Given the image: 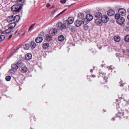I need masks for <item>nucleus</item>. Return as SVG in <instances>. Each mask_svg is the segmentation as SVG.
Masks as SVG:
<instances>
[{
  "label": "nucleus",
  "instance_id": "nucleus-1",
  "mask_svg": "<svg viewBox=\"0 0 129 129\" xmlns=\"http://www.w3.org/2000/svg\"><path fill=\"white\" fill-rule=\"evenodd\" d=\"M21 8V7L19 5H13L11 8V11L16 13L19 12Z\"/></svg>",
  "mask_w": 129,
  "mask_h": 129
},
{
  "label": "nucleus",
  "instance_id": "nucleus-2",
  "mask_svg": "<svg viewBox=\"0 0 129 129\" xmlns=\"http://www.w3.org/2000/svg\"><path fill=\"white\" fill-rule=\"evenodd\" d=\"M17 65L15 64H12L11 65V68L12 69L15 70H16L18 68V66L20 67H22V63L21 61H18L17 62Z\"/></svg>",
  "mask_w": 129,
  "mask_h": 129
},
{
  "label": "nucleus",
  "instance_id": "nucleus-3",
  "mask_svg": "<svg viewBox=\"0 0 129 129\" xmlns=\"http://www.w3.org/2000/svg\"><path fill=\"white\" fill-rule=\"evenodd\" d=\"M121 112L118 113V114H119L121 116H124L123 117L127 118L129 116V112L126 109H121Z\"/></svg>",
  "mask_w": 129,
  "mask_h": 129
},
{
  "label": "nucleus",
  "instance_id": "nucleus-4",
  "mask_svg": "<svg viewBox=\"0 0 129 129\" xmlns=\"http://www.w3.org/2000/svg\"><path fill=\"white\" fill-rule=\"evenodd\" d=\"M78 17L79 19H82V23L84 25H86L88 24V21L86 20L85 21V20L84 18V14L82 13H79L78 14Z\"/></svg>",
  "mask_w": 129,
  "mask_h": 129
},
{
  "label": "nucleus",
  "instance_id": "nucleus-5",
  "mask_svg": "<svg viewBox=\"0 0 129 129\" xmlns=\"http://www.w3.org/2000/svg\"><path fill=\"white\" fill-rule=\"evenodd\" d=\"M66 23L62 24L61 22H58L57 24V26L58 29L62 30L64 28H66Z\"/></svg>",
  "mask_w": 129,
  "mask_h": 129
},
{
  "label": "nucleus",
  "instance_id": "nucleus-6",
  "mask_svg": "<svg viewBox=\"0 0 129 129\" xmlns=\"http://www.w3.org/2000/svg\"><path fill=\"white\" fill-rule=\"evenodd\" d=\"M125 21L124 19L122 17H119L116 20V22L117 23L120 25L123 24Z\"/></svg>",
  "mask_w": 129,
  "mask_h": 129
},
{
  "label": "nucleus",
  "instance_id": "nucleus-7",
  "mask_svg": "<svg viewBox=\"0 0 129 129\" xmlns=\"http://www.w3.org/2000/svg\"><path fill=\"white\" fill-rule=\"evenodd\" d=\"M118 11L120 15L122 16H125L126 14V10L123 8H120Z\"/></svg>",
  "mask_w": 129,
  "mask_h": 129
},
{
  "label": "nucleus",
  "instance_id": "nucleus-8",
  "mask_svg": "<svg viewBox=\"0 0 129 129\" xmlns=\"http://www.w3.org/2000/svg\"><path fill=\"white\" fill-rule=\"evenodd\" d=\"M101 17L102 22L104 23H107L109 20V18L107 16H103Z\"/></svg>",
  "mask_w": 129,
  "mask_h": 129
},
{
  "label": "nucleus",
  "instance_id": "nucleus-9",
  "mask_svg": "<svg viewBox=\"0 0 129 129\" xmlns=\"http://www.w3.org/2000/svg\"><path fill=\"white\" fill-rule=\"evenodd\" d=\"M82 23V21H81L79 20H77L75 21L74 24L76 26L78 27L81 25Z\"/></svg>",
  "mask_w": 129,
  "mask_h": 129
},
{
  "label": "nucleus",
  "instance_id": "nucleus-10",
  "mask_svg": "<svg viewBox=\"0 0 129 129\" xmlns=\"http://www.w3.org/2000/svg\"><path fill=\"white\" fill-rule=\"evenodd\" d=\"M15 22H13L9 24L8 26V27L9 29H11L13 28L16 26Z\"/></svg>",
  "mask_w": 129,
  "mask_h": 129
},
{
  "label": "nucleus",
  "instance_id": "nucleus-11",
  "mask_svg": "<svg viewBox=\"0 0 129 129\" xmlns=\"http://www.w3.org/2000/svg\"><path fill=\"white\" fill-rule=\"evenodd\" d=\"M107 13L108 16H112L114 15L115 12L113 10H110L107 11Z\"/></svg>",
  "mask_w": 129,
  "mask_h": 129
},
{
  "label": "nucleus",
  "instance_id": "nucleus-12",
  "mask_svg": "<svg viewBox=\"0 0 129 129\" xmlns=\"http://www.w3.org/2000/svg\"><path fill=\"white\" fill-rule=\"evenodd\" d=\"M43 40V38L41 37H38L36 38L35 41L37 43H41Z\"/></svg>",
  "mask_w": 129,
  "mask_h": 129
},
{
  "label": "nucleus",
  "instance_id": "nucleus-13",
  "mask_svg": "<svg viewBox=\"0 0 129 129\" xmlns=\"http://www.w3.org/2000/svg\"><path fill=\"white\" fill-rule=\"evenodd\" d=\"M93 19V17L92 15L90 14H88L86 16V19L88 21H90Z\"/></svg>",
  "mask_w": 129,
  "mask_h": 129
},
{
  "label": "nucleus",
  "instance_id": "nucleus-14",
  "mask_svg": "<svg viewBox=\"0 0 129 129\" xmlns=\"http://www.w3.org/2000/svg\"><path fill=\"white\" fill-rule=\"evenodd\" d=\"M74 20L73 17H70L68 18L67 22H68L69 24H71L73 22Z\"/></svg>",
  "mask_w": 129,
  "mask_h": 129
},
{
  "label": "nucleus",
  "instance_id": "nucleus-15",
  "mask_svg": "<svg viewBox=\"0 0 129 129\" xmlns=\"http://www.w3.org/2000/svg\"><path fill=\"white\" fill-rule=\"evenodd\" d=\"M32 57V55L30 53H27L26 55L25 58L27 60H29Z\"/></svg>",
  "mask_w": 129,
  "mask_h": 129
},
{
  "label": "nucleus",
  "instance_id": "nucleus-16",
  "mask_svg": "<svg viewBox=\"0 0 129 129\" xmlns=\"http://www.w3.org/2000/svg\"><path fill=\"white\" fill-rule=\"evenodd\" d=\"M102 19H96L95 20V23L97 25H100L102 24Z\"/></svg>",
  "mask_w": 129,
  "mask_h": 129
},
{
  "label": "nucleus",
  "instance_id": "nucleus-17",
  "mask_svg": "<svg viewBox=\"0 0 129 129\" xmlns=\"http://www.w3.org/2000/svg\"><path fill=\"white\" fill-rule=\"evenodd\" d=\"M94 16L95 17L97 18H100L102 16L101 13L100 12H96L94 14Z\"/></svg>",
  "mask_w": 129,
  "mask_h": 129
},
{
  "label": "nucleus",
  "instance_id": "nucleus-18",
  "mask_svg": "<svg viewBox=\"0 0 129 129\" xmlns=\"http://www.w3.org/2000/svg\"><path fill=\"white\" fill-rule=\"evenodd\" d=\"M14 16L11 15L9 16L7 19V20L9 22H10L13 20L14 21V19L13 18Z\"/></svg>",
  "mask_w": 129,
  "mask_h": 129
},
{
  "label": "nucleus",
  "instance_id": "nucleus-19",
  "mask_svg": "<svg viewBox=\"0 0 129 129\" xmlns=\"http://www.w3.org/2000/svg\"><path fill=\"white\" fill-rule=\"evenodd\" d=\"M45 37V40L47 41H50L52 39V36H51L47 35H46Z\"/></svg>",
  "mask_w": 129,
  "mask_h": 129
},
{
  "label": "nucleus",
  "instance_id": "nucleus-20",
  "mask_svg": "<svg viewBox=\"0 0 129 129\" xmlns=\"http://www.w3.org/2000/svg\"><path fill=\"white\" fill-rule=\"evenodd\" d=\"M19 16L18 15H17L15 17L14 16V22H17L20 19Z\"/></svg>",
  "mask_w": 129,
  "mask_h": 129
},
{
  "label": "nucleus",
  "instance_id": "nucleus-21",
  "mask_svg": "<svg viewBox=\"0 0 129 129\" xmlns=\"http://www.w3.org/2000/svg\"><path fill=\"white\" fill-rule=\"evenodd\" d=\"M24 2V0H17V4L18 5L22 7V5Z\"/></svg>",
  "mask_w": 129,
  "mask_h": 129
},
{
  "label": "nucleus",
  "instance_id": "nucleus-22",
  "mask_svg": "<svg viewBox=\"0 0 129 129\" xmlns=\"http://www.w3.org/2000/svg\"><path fill=\"white\" fill-rule=\"evenodd\" d=\"M64 39V37L63 35L59 36L58 38V40L60 41H63Z\"/></svg>",
  "mask_w": 129,
  "mask_h": 129
},
{
  "label": "nucleus",
  "instance_id": "nucleus-23",
  "mask_svg": "<svg viewBox=\"0 0 129 129\" xmlns=\"http://www.w3.org/2000/svg\"><path fill=\"white\" fill-rule=\"evenodd\" d=\"M31 47L32 48H34L36 46V43L34 42H31L30 43Z\"/></svg>",
  "mask_w": 129,
  "mask_h": 129
},
{
  "label": "nucleus",
  "instance_id": "nucleus-24",
  "mask_svg": "<svg viewBox=\"0 0 129 129\" xmlns=\"http://www.w3.org/2000/svg\"><path fill=\"white\" fill-rule=\"evenodd\" d=\"M120 38L118 36H115L114 37V41L116 42H119L120 40Z\"/></svg>",
  "mask_w": 129,
  "mask_h": 129
},
{
  "label": "nucleus",
  "instance_id": "nucleus-25",
  "mask_svg": "<svg viewBox=\"0 0 129 129\" xmlns=\"http://www.w3.org/2000/svg\"><path fill=\"white\" fill-rule=\"evenodd\" d=\"M49 46V44L48 43H46L43 44L42 47L44 49H46Z\"/></svg>",
  "mask_w": 129,
  "mask_h": 129
},
{
  "label": "nucleus",
  "instance_id": "nucleus-26",
  "mask_svg": "<svg viewBox=\"0 0 129 129\" xmlns=\"http://www.w3.org/2000/svg\"><path fill=\"white\" fill-rule=\"evenodd\" d=\"M109 70H111V72H114L115 73V70L114 69V67L112 66H110L109 67Z\"/></svg>",
  "mask_w": 129,
  "mask_h": 129
},
{
  "label": "nucleus",
  "instance_id": "nucleus-27",
  "mask_svg": "<svg viewBox=\"0 0 129 129\" xmlns=\"http://www.w3.org/2000/svg\"><path fill=\"white\" fill-rule=\"evenodd\" d=\"M99 75L100 76H98V77H100V76H102L103 77V76H105L106 75V73H103L102 71H101L100 70H99Z\"/></svg>",
  "mask_w": 129,
  "mask_h": 129
},
{
  "label": "nucleus",
  "instance_id": "nucleus-28",
  "mask_svg": "<svg viewBox=\"0 0 129 129\" xmlns=\"http://www.w3.org/2000/svg\"><path fill=\"white\" fill-rule=\"evenodd\" d=\"M70 30L72 32H74L75 30V29L74 26H72L70 27Z\"/></svg>",
  "mask_w": 129,
  "mask_h": 129
},
{
  "label": "nucleus",
  "instance_id": "nucleus-29",
  "mask_svg": "<svg viewBox=\"0 0 129 129\" xmlns=\"http://www.w3.org/2000/svg\"><path fill=\"white\" fill-rule=\"evenodd\" d=\"M124 40L126 42H129V35H127L125 37Z\"/></svg>",
  "mask_w": 129,
  "mask_h": 129
},
{
  "label": "nucleus",
  "instance_id": "nucleus-30",
  "mask_svg": "<svg viewBox=\"0 0 129 129\" xmlns=\"http://www.w3.org/2000/svg\"><path fill=\"white\" fill-rule=\"evenodd\" d=\"M120 14H116L115 16V18L116 19V20L118 19V18H119V17H121L120 16Z\"/></svg>",
  "mask_w": 129,
  "mask_h": 129
},
{
  "label": "nucleus",
  "instance_id": "nucleus-31",
  "mask_svg": "<svg viewBox=\"0 0 129 129\" xmlns=\"http://www.w3.org/2000/svg\"><path fill=\"white\" fill-rule=\"evenodd\" d=\"M5 37L3 35H0V41L3 40L5 39Z\"/></svg>",
  "mask_w": 129,
  "mask_h": 129
},
{
  "label": "nucleus",
  "instance_id": "nucleus-32",
  "mask_svg": "<svg viewBox=\"0 0 129 129\" xmlns=\"http://www.w3.org/2000/svg\"><path fill=\"white\" fill-rule=\"evenodd\" d=\"M29 47V45L28 44H26L25 45V50L28 49Z\"/></svg>",
  "mask_w": 129,
  "mask_h": 129
},
{
  "label": "nucleus",
  "instance_id": "nucleus-33",
  "mask_svg": "<svg viewBox=\"0 0 129 129\" xmlns=\"http://www.w3.org/2000/svg\"><path fill=\"white\" fill-rule=\"evenodd\" d=\"M11 79V77L9 76H8L6 77V80L7 81H9Z\"/></svg>",
  "mask_w": 129,
  "mask_h": 129
},
{
  "label": "nucleus",
  "instance_id": "nucleus-34",
  "mask_svg": "<svg viewBox=\"0 0 129 129\" xmlns=\"http://www.w3.org/2000/svg\"><path fill=\"white\" fill-rule=\"evenodd\" d=\"M35 24V23L34 24H32L29 27L28 31H29L30 30H31L32 28H33Z\"/></svg>",
  "mask_w": 129,
  "mask_h": 129
},
{
  "label": "nucleus",
  "instance_id": "nucleus-35",
  "mask_svg": "<svg viewBox=\"0 0 129 129\" xmlns=\"http://www.w3.org/2000/svg\"><path fill=\"white\" fill-rule=\"evenodd\" d=\"M119 85L120 86L123 87L124 85V84L122 83V80H121L120 82H119Z\"/></svg>",
  "mask_w": 129,
  "mask_h": 129
},
{
  "label": "nucleus",
  "instance_id": "nucleus-36",
  "mask_svg": "<svg viewBox=\"0 0 129 129\" xmlns=\"http://www.w3.org/2000/svg\"><path fill=\"white\" fill-rule=\"evenodd\" d=\"M53 32L52 33V34L53 35H55L56 34L57 32L56 31L55 29V28L53 29Z\"/></svg>",
  "mask_w": 129,
  "mask_h": 129
},
{
  "label": "nucleus",
  "instance_id": "nucleus-37",
  "mask_svg": "<svg viewBox=\"0 0 129 129\" xmlns=\"http://www.w3.org/2000/svg\"><path fill=\"white\" fill-rule=\"evenodd\" d=\"M9 72L11 74H15V72L12 69L10 70H9Z\"/></svg>",
  "mask_w": 129,
  "mask_h": 129
},
{
  "label": "nucleus",
  "instance_id": "nucleus-38",
  "mask_svg": "<svg viewBox=\"0 0 129 129\" xmlns=\"http://www.w3.org/2000/svg\"><path fill=\"white\" fill-rule=\"evenodd\" d=\"M11 29H9V28L8 29H7L6 30V33H10L11 31Z\"/></svg>",
  "mask_w": 129,
  "mask_h": 129
},
{
  "label": "nucleus",
  "instance_id": "nucleus-39",
  "mask_svg": "<svg viewBox=\"0 0 129 129\" xmlns=\"http://www.w3.org/2000/svg\"><path fill=\"white\" fill-rule=\"evenodd\" d=\"M83 28L85 30H86L88 29V27L87 25H85L83 26Z\"/></svg>",
  "mask_w": 129,
  "mask_h": 129
},
{
  "label": "nucleus",
  "instance_id": "nucleus-40",
  "mask_svg": "<svg viewBox=\"0 0 129 129\" xmlns=\"http://www.w3.org/2000/svg\"><path fill=\"white\" fill-rule=\"evenodd\" d=\"M60 2L61 4H64L66 2V0H60Z\"/></svg>",
  "mask_w": 129,
  "mask_h": 129
},
{
  "label": "nucleus",
  "instance_id": "nucleus-41",
  "mask_svg": "<svg viewBox=\"0 0 129 129\" xmlns=\"http://www.w3.org/2000/svg\"><path fill=\"white\" fill-rule=\"evenodd\" d=\"M66 10V9H65L62 12H60V13H59L57 16H58L59 15H61Z\"/></svg>",
  "mask_w": 129,
  "mask_h": 129
},
{
  "label": "nucleus",
  "instance_id": "nucleus-42",
  "mask_svg": "<svg viewBox=\"0 0 129 129\" xmlns=\"http://www.w3.org/2000/svg\"><path fill=\"white\" fill-rule=\"evenodd\" d=\"M66 10V9H65L62 12H60V13H59L57 16H58L59 15H61Z\"/></svg>",
  "mask_w": 129,
  "mask_h": 129
},
{
  "label": "nucleus",
  "instance_id": "nucleus-43",
  "mask_svg": "<svg viewBox=\"0 0 129 129\" xmlns=\"http://www.w3.org/2000/svg\"><path fill=\"white\" fill-rule=\"evenodd\" d=\"M20 71L24 73V67L20 69Z\"/></svg>",
  "mask_w": 129,
  "mask_h": 129
},
{
  "label": "nucleus",
  "instance_id": "nucleus-44",
  "mask_svg": "<svg viewBox=\"0 0 129 129\" xmlns=\"http://www.w3.org/2000/svg\"><path fill=\"white\" fill-rule=\"evenodd\" d=\"M116 108H118L119 107V104L118 103H117L116 104Z\"/></svg>",
  "mask_w": 129,
  "mask_h": 129
},
{
  "label": "nucleus",
  "instance_id": "nucleus-45",
  "mask_svg": "<svg viewBox=\"0 0 129 129\" xmlns=\"http://www.w3.org/2000/svg\"><path fill=\"white\" fill-rule=\"evenodd\" d=\"M108 79V77H107L106 76H105V77H104V80H105V81L106 82H107V79Z\"/></svg>",
  "mask_w": 129,
  "mask_h": 129
},
{
  "label": "nucleus",
  "instance_id": "nucleus-46",
  "mask_svg": "<svg viewBox=\"0 0 129 129\" xmlns=\"http://www.w3.org/2000/svg\"><path fill=\"white\" fill-rule=\"evenodd\" d=\"M25 75H26V76H27V77H28V76H30L31 75V74H30V73L29 72L28 74V75L27 74H25Z\"/></svg>",
  "mask_w": 129,
  "mask_h": 129
},
{
  "label": "nucleus",
  "instance_id": "nucleus-47",
  "mask_svg": "<svg viewBox=\"0 0 129 129\" xmlns=\"http://www.w3.org/2000/svg\"><path fill=\"white\" fill-rule=\"evenodd\" d=\"M56 10H54L53 11H52L51 13V14L52 15H53L55 13V12Z\"/></svg>",
  "mask_w": 129,
  "mask_h": 129
},
{
  "label": "nucleus",
  "instance_id": "nucleus-48",
  "mask_svg": "<svg viewBox=\"0 0 129 129\" xmlns=\"http://www.w3.org/2000/svg\"><path fill=\"white\" fill-rule=\"evenodd\" d=\"M12 34H11V35H10L9 37H8V40H9L10 39V38H11L12 37Z\"/></svg>",
  "mask_w": 129,
  "mask_h": 129
},
{
  "label": "nucleus",
  "instance_id": "nucleus-49",
  "mask_svg": "<svg viewBox=\"0 0 129 129\" xmlns=\"http://www.w3.org/2000/svg\"><path fill=\"white\" fill-rule=\"evenodd\" d=\"M50 6V5L49 3H47L46 5V7L47 8L49 7Z\"/></svg>",
  "mask_w": 129,
  "mask_h": 129
},
{
  "label": "nucleus",
  "instance_id": "nucleus-50",
  "mask_svg": "<svg viewBox=\"0 0 129 129\" xmlns=\"http://www.w3.org/2000/svg\"><path fill=\"white\" fill-rule=\"evenodd\" d=\"M121 51L123 53H125L126 52V51L123 49H122L121 50Z\"/></svg>",
  "mask_w": 129,
  "mask_h": 129
},
{
  "label": "nucleus",
  "instance_id": "nucleus-51",
  "mask_svg": "<svg viewBox=\"0 0 129 129\" xmlns=\"http://www.w3.org/2000/svg\"><path fill=\"white\" fill-rule=\"evenodd\" d=\"M90 77H93V78H94V77H96V76H95V75H91L90 76Z\"/></svg>",
  "mask_w": 129,
  "mask_h": 129
},
{
  "label": "nucleus",
  "instance_id": "nucleus-52",
  "mask_svg": "<svg viewBox=\"0 0 129 129\" xmlns=\"http://www.w3.org/2000/svg\"><path fill=\"white\" fill-rule=\"evenodd\" d=\"M27 71V68L25 67V73Z\"/></svg>",
  "mask_w": 129,
  "mask_h": 129
},
{
  "label": "nucleus",
  "instance_id": "nucleus-53",
  "mask_svg": "<svg viewBox=\"0 0 129 129\" xmlns=\"http://www.w3.org/2000/svg\"><path fill=\"white\" fill-rule=\"evenodd\" d=\"M116 55L117 57H119V54H118V53H116Z\"/></svg>",
  "mask_w": 129,
  "mask_h": 129
},
{
  "label": "nucleus",
  "instance_id": "nucleus-54",
  "mask_svg": "<svg viewBox=\"0 0 129 129\" xmlns=\"http://www.w3.org/2000/svg\"><path fill=\"white\" fill-rule=\"evenodd\" d=\"M94 69H91L90 70V72L91 73H92V72H93V70H94Z\"/></svg>",
  "mask_w": 129,
  "mask_h": 129
},
{
  "label": "nucleus",
  "instance_id": "nucleus-55",
  "mask_svg": "<svg viewBox=\"0 0 129 129\" xmlns=\"http://www.w3.org/2000/svg\"><path fill=\"white\" fill-rule=\"evenodd\" d=\"M127 18L128 20H129V14L127 16Z\"/></svg>",
  "mask_w": 129,
  "mask_h": 129
},
{
  "label": "nucleus",
  "instance_id": "nucleus-56",
  "mask_svg": "<svg viewBox=\"0 0 129 129\" xmlns=\"http://www.w3.org/2000/svg\"><path fill=\"white\" fill-rule=\"evenodd\" d=\"M127 11L129 13V8H128V9L127 10Z\"/></svg>",
  "mask_w": 129,
  "mask_h": 129
},
{
  "label": "nucleus",
  "instance_id": "nucleus-57",
  "mask_svg": "<svg viewBox=\"0 0 129 129\" xmlns=\"http://www.w3.org/2000/svg\"><path fill=\"white\" fill-rule=\"evenodd\" d=\"M112 119L113 120V121H114V120H115V119H114V117H113V118Z\"/></svg>",
  "mask_w": 129,
  "mask_h": 129
},
{
  "label": "nucleus",
  "instance_id": "nucleus-58",
  "mask_svg": "<svg viewBox=\"0 0 129 129\" xmlns=\"http://www.w3.org/2000/svg\"><path fill=\"white\" fill-rule=\"evenodd\" d=\"M98 48L99 49H101V47L100 46V47H99Z\"/></svg>",
  "mask_w": 129,
  "mask_h": 129
},
{
  "label": "nucleus",
  "instance_id": "nucleus-59",
  "mask_svg": "<svg viewBox=\"0 0 129 129\" xmlns=\"http://www.w3.org/2000/svg\"><path fill=\"white\" fill-rule=\"evenodd\" d=\"M41 33L42 34H43V35L44 34V33L43 32H42Z\"/></svg>",
  "mask_w": 129,
  "mask_h": 129
},
{
  "label": "nucleus",
  "instance_id": "nucleus-60",
  "mask_svg": "<svg viewBox=\"0 0 129 129\" xmlns=\"http://www.w3.org/2000/svg\"><path fill=\"white\" fill-rule=\"evenodd\" d=\"M49 1H50V2H52L53 1V0H49Z\"/></svg>",
  "mask_w": 129,
  "mask_h": 129
},
{
  "label": "nucleus",
  "instance_id": "nucleus-61",
  "mask_svg": "<svg viewBox=\"0 0 129 129\" xmlns=\"http://www.w3.org/2000/svg\"><path fill=\"white\" fill-rule=\"evenodd\" d=\"M123 98V97L122 96L121 97H120V99H122Z\"/></svg>",
  "mask_w": 129,
  "mask_h": 129
},
{
  "label": "nucleus",
  "instance_id": "nucleus-62",
  "mask_svg": "<svg viewBox=\"0 0 129 129\" xmlns=\"http://www.w3.org/2000/svg\"><path fill=\"white\" fill-rule=\"evenodd\" d=\"M118 101V100H116V102H117Z\"/></svg>",
  "mask_w": 129,
  "mask_h": 129
},
{
  "label": "nucleus",
  "instance_id": "nucleus-63",
  "mask_svg": "<svg viewBox=\"0 0 129 129\" xmlns=\"http://www.w3.org/2000/svg\"><path fill=\"white\" fill-rule=\"evenodd\" d=\"M128 90L129 91V86H128Z\"/></svg>",
  "mask_w": 129,
  "mask_h": 129
},
{
  "label": "nucleus",
  "instance_id": "nucleus-64",
  "mask_svg": "<svg viewBox=\"0 0 129 129\" xmlns=\"http://www.w3.org/2000/svg\"><path fill=\"white\" fill-rule=\"evenodd\" d=\"M95 68V67H93V68Z\"/></svg>",
  "mask_w": 129,
  "mask_h": 129
}]
</instances>
